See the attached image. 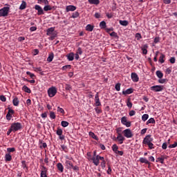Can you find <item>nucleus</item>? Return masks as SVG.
<instances>
[{"label": "nucleus", "instance_id": "28", "mask_svg": "<svg viewBox=\"0 0 177 177\" xmlns=\"http://www.w3.org/2000/svg\"><path fill=\"white\" fill-rule=\"evenodd\" d=\"M140 162L142 164H150V162H149V160H147V159H146L145 158H140Z\"/></svg>", "mask_w": 177, "mask_h": 177}, {"label": "nucleus", "instance_id": "64", "mask_svg": "<svg viewBox=\"0 0 177 177\" xmlns=\"http://www.w3.org/2000/svg\"><path fill=\"white\" fill-rule=\"evenodd\" d=\"M61 149L62 150H63L64 151H66L67 150V146L63 145H61Z\"/></svg>", "mask_w": 177, "mask_h": 177}, {"label": "nucleus", "instance_id": "14", "mask_svg": "<svg viewBox=\"0 0 177 177\" xmlns=\"http://www.w3.org/2000/svg\"><path fill=\"white\" fill-rule=\"evenodd\" d=\"M73 162L70 160L65 161V167H66L67 169H71L73 167Z\"/></svg>", "mask_w": 177, "mask_h": 177}, {"label": "nucleus", "instance_id": "23", "mask_svg": "<svg viewBox=\"0 0 177 177\" xmlns=\"http://www.w3.org/2000/svg\"><path fill=\"white\" fill-rule=\"evenodd\" d=\"M34 71H36V73L39 72L41 73V75H44V72L42 71V68L41 67H33Z\"/></svg>", "mask_w": 177, "mask_h": 177}, {"label": "nucleus", "instance_id": "6", "mask_svg": "<svg viewBox=\"0 0 177 177\" xmlns=\"http://www.w3.org/2000/svg\"><path fill=\"white\" fill-rule=\"evenodd\" d=\"M152 141H153V138H151V135H147L144 138L142 143L143 145H148L149 143H151Z\"/></svg>", "mask_w": 177, "mask_h": 177}, {"label": "nucleus", "instance_id": "17", "mask_svg": "<svg viewBox=\"0 0 177 177\" xmlns=\"http://www.w3.org/2000/svg\"><path fill=\"white\" fill-rule=\"evenodd\" d=\"M165 55L160 53V56L159 57V63H160L161 64L165 63Z\"/></svg>", "mask_w": 177, "mask_h": 177}, {"label": "nucleus", "instance_id": "49", "mask_svg": "<svg viewBox=\"0 0 177 177\" xmlns=\"http://www.w3.org/2000/svg\"><path fill=\"white\" fill-rule=\"evenodd\" d=\"M136 38L137 39V41H140V39H142V35H140V33H136Z\"/></svg>", "mask_w": 177, "mask_h": 177}, {"label": "nucleus", "instance_id": "33", "mask_svg": "<svg viewBox=\"0 0 177 177\" xmlns=\"http://www.w3.org/2000/svg\"><path fill=\"white\" fill-rule=\"evenodd\" d=\"M53 57H54V55L53 53H52L51 54L49 55V56L47 58V62H48L49 63H50V62H52L53 60Z\"/></svg>", "mask_w": 177, "mask_h": 177}, {"label": "nucleus", "instance_id": "36", "mask_svg": "<svg viewBox=\"0 0 177 177\" xmlns=\"http://www.w3.org/2000/svg\"><path fill=\"white\" fill-rule=\"evenodd\" d=\"M21 164H22V165H21L22 168L24 169H26V171H28V167H27V165L26 164V160H23L21 162Z\"/></svg>", "mask_w": 177, "mask_h": 177}, {"label": "nucleus", "instance_id": "60", "mask_svg": "<svg viewBox=\"0 0 177 177\" xmlns=\"http://www.w3.org/2000/svg\"><path fill=\"white\" fill-rule=\"evenodd\" d=\"M6 118L8 121H10L12 120V114L11 113H7Z\"/></svg>", "mask_w": 177, "mask_h": 177}, {"label": "nucleus", "instance_id": "56", "mask_svg": "<svg viewBox=\"0 0 177 177\" xmlns=\"http://www.w3.org/2000/svg\"><path fill=\"white\" fill-rule=\"evenodd\" d=\"M67 68H71V65H65L62 68V70H67Z\"/></svg>", "mask_w": 177, "mask_h": 177}, {"label": "nucleus", "instance_id": "20", "mask_svg": "<svg viewBox=\"0 0 177 177\" xmlns=\"http://www.w3.org/2000/svg\"><path fill=\"white\" fill-rule=\"evenodd\" d=\"M147 48H149V46L147 44H145L141 48V50L142 51L143 55H146L147 53Z\"/></svg>", "mask_w": 177, "mask_h": 177}, {"label": "nucleus", "instance_id": "18", "mask_svg": "<svg viewBox=\"0 0 177 177\" xmlns=\"http://www.w3.org/2000/svg\"><path fill=\"white\" fill-rule=\"evenodd\" d=\"M53 31H55V27L48 28L46 30V35H52Z\"/></svg>", "mask_w": 177, "mask_h": 177}, {"label": "nucleus", "instance_id": "8", "mask_svg": "<svg viewBox=\"0 0 177 177\" xmlns=\"http://www.w3.org/2000/svg\"><path fill=\"white\" fill-rule=\"evenodd\" d=\"M95 106L99 107V106H102V103L100 102V99H99V93H97L95 96Z\"/></svg>", "mask_w": 177, "mask_h": 177}, {"label": "nucleus", "instance_id": "31", "mask_svg": "<svg viewBox=\"0 0 177 177\" xmlns=\"http://www.w3.org/2000/svg\"><path fill=\"white\" fill-rule=\"evenodd\" d=\"M6 161H12V156L10 153H6L5 156Z\"/></svg>", "mask_w": 177, "mask_h": 177}, {"label": "nucleus", "instance_id": "51", "mask_svg": "<svg viewBox=\"0 0 177 177\" xmlns=\"http://www.w3.org/2000/svg\"><path fill=\"white\" fill-rule=\"evenodd\" d=\"M95 110L97 114H100V113H102V109L99 108V106L95 107Z\"/></svg>", "mask_w": 177, "mask_h": 177}, {"label": "nucleus", "instance_id": "47", "mask_svg": "<svg viewBox=\"0 0 177 177\" xmlns=\"http://www.w3.org/2000/svg\"><path fill=\"white\" fill-rule=\"evenodd\" d=\"M112 150H113V151H114V153H115L116 151H118V146H117V145H113V146H112Z\"/></svg>", "mask_w": 177, "mask_h": 177}, {"label": "nucleus", "instance_id": "27", "mask_svg": "<svg viewBox=\"0 0 177 177\" xmlns=\"http://www.w3.org/2000/svg\"><path fill=\"white\" fill-rule=\"evenodd\" d=\"M22 91H24L26 93H31V89H30L27 86H24L22 87Z\"/></svg>", "mask_w": 177, "mask_h": 177}, {"label": "nucleus", "instance_id": "29", "mask_svg": "<svg viewBox=\"0 0 177 177\" xmlns=\"http://www.w3.org/2000/svg\"><path fill=\"white\" fill-rule=\"evenodd\" d=\"M156 75H157L158 78H160V79H161L164 77V74L162 73V72H161V71H157Z\"/></svg>", "mask_w": 177, "mask_h": 177}, {"label": "nucleus", "instance_id": "3", "mask_svg": "<svg viewBox=\"0 0 177 177\" xmlns=\"http://www.w3.org/2000/svg\"><path fill=\"white\" fill-rule=\"evenodd\" d=\"M122 133H123L124 138H127V139L133 138V133H132V131H131L130 129H126L122 132Z\"/></svg>", "mask_w": 177, "mask_h": 177}, {"label": "nucleus", "instance_id": "41", "mask_svg": "<svg viewBox=\"0 0 177 177\" xmlns=\"http://www.w3.org/2000/svg\"><path fill=\"white\" fill-rule=\"evenodd\" d=\"M127 107H129V109H132V102H131V99H130V98H129V99L127 100Z\"/></svg>", "mask_w": 177, "mask_h": 177}, {"label": "nucleus", "instance_id": "35", "mask_svg": "<svg viewBox=\"0 0 177 177\" xmlns=\"http://www.w3.org/2000/svg\"><path fill=\"white\" fill-rule=\"evenodd\" d=\"M68 124H69L68 122L64 121V120L62 121V122H61V125L64 128H66V127H68Z\"/></svg>", "mask_w": 177, "mask_h": 177}, {"label": "nucleus", "instance_id": "13", "mask_svg": "<svg viewBox=\"0 0 177 177\" xmlns=\"http://www.w3.org/2000/svg\"><path fill=\"white\" fill-rule=\"evenodd\" d=\"M77 10V7L75 6H67L66 8V12H74V10Z\"/></svg>", "mask_w": 177, "mask_h": 177}, {"label": "nucleus", "instance_id": "53", "mask_svg": "<svg viewBox=\"0 0 177 177\" xmlns=\"http://www.w3.org/2000/svg\"><path fill=\"white\" fill-rule=\"evenodd\" d=\"M175 147H177V142L169 146V149H175Z\"/></svg>", "mask_w": 177, "mask_h": 177}, {"label": "nucleus", "instance_id": "45", "mask_svg": "<svg viewBox=\"0 0 177 177\" xmlns=\"http://www.w3.org/2000/svg\"><path fill=\"white\" fill-rule=\"evenodd\" d=\"M100 27L101 28H106V21H102L100 23Z\"/></svg>", "mask_w": 177, "mask_h": 177}, {"label": "nucleus", "instance_id": "15", "mask_svg": "<svg viewBox=\"0 0 177 177\" xmlns=\"http://www.w3.org/2000/svg\"><path fill=\"white\" fill-rule=\"evenodd\" d=\"M131 93H133V88H128L126 91H122V95H131Z\"/></svg>", "mask_w": 177, "mask_h": 177}, {"label": "nucleus", "instance_id": "21", "mask_svg": "<svg viewBox=\"0 0 177 177\" xmlns=\"http://www.w3.org/2000/svg\"><path fill=\"white\" fill-rule=\"evenodd\" d=\"M57 168L58 171H60L61 172H63L64 171V167H63V165L60 162L57 164Z\"/></svg>", "mask_w": 177, "mask_h": 177}, {"label": "nucleus", "instance_id": "46", "mask_svg": "<svg viewBox=\"0 0 177 177\" xmlns=\"http://www.w3.org/2000/svg\"><path fill=\"white\" fill-rule=\"evenodd\" d=\"M56 37H57V35L56 33H53L52 35L48 38V39L50 41H53V39H55Z\"/></svg>", "mask_w": 177, "mask_h": 177}, {"label": "nucleus", "instance_id": "25", "mask_svg": "<svg viewBox=\"0 0 177 177\" xmlns=\"http://www.w3.org/2000/svg\"><path fill=\"white\" fill-rule=\"evenodd\" d=\"M88 1L91 5H99L100 3V1L99 0H88Z\"/></svg>", "mask_w": 177, "mask_h": 177}, {"label": "nucleus", "instance_id": "44", "mask_svg": "<svg viewBox=\"0 0 177 177\" xmlns=\"http://www.w3.org/2000/svg\"><path fill=\"white\" fill-rule=\"evenodd\" d=\"M65 89H66V91H71V89H73V87H71V85H70L68 84H66Z\"/></svg>", "mask_w": 177, "mask_h": 177}, {"label": "nucleus", "instance_id": "2", "mask_svg": "<svg viewBox=\"0 0 177 177\" xmlns=\"http://www.w3.org/2000/svg\"><path fill=\"white\" fill-rule=\"evenodd\" d=\"M10 127L12 130H13V132H17V131H20V129H21L22 126L20 122H15L11 124Z\"/></svg>", "mask_w": 177, "mask_h": 177}, {"label": "nucleus", "instance_id": "12", "mask_svg": "<svg viewBox=\"0 0 177 177\" xmlns=\"http://www.w3.org/2000/svg\"><path fill=\"white\" fill-rule=\"evenodd\" d=\"M131 80L133 82H139V76H138V74H136V73H131Z\"/></svg>", "mask_w": 177, "mask_h": 177}, {"label": "nucleus", "instance_id": "19", "mask_svg": "<svg viewBox=\"0 0 177 177\" xmlns=\"http://www.w3.org/2000/svg\"><path fill=\"white\" fill-rule=\"evenodd\" d=\"M26 8H27V3L24 1H22V3L19 6V10H24V9H26Z\"/></svg>", "mask_w": 177, "mask_h": 177}, {"label": "nucleus", "instance_id": "16", "mask_svg": "<svg viewBox=\"0 0 177 177\" xmlns=\"http://www.w3.org/2000/svg\"><path fill=\"white\" fill-rule=\"evenodd\" d=\"M66 57L69 62L74 60V53H71L66 55Z\"/></svg>", "mask_w": 177, "mask_h": 177}, {"label": "nucleus", "instance_id": "9", "mask_svg": "<svg viewBox=\"0 0 177 177\" xmlns=\"http://www.w3.org/2000/svg\"><path fill=\"white\" fill-rule=\"evenodd\" d=\"M35 10H37V15L39 16H41V15H44V10L42 9V8L41 7V6L39 5H35Z\"/></svg>", "mask_w": 177, "mask_h": 177}, {"label": "nucleus", "instance_id": "52", "mask_svg": "<svg viewBox=\"0 0 177 177\" xmlns=\"http://www.w3.org/2000/svg\"><path fill=\"white\" fill-rule=\"evenodd\" d=\"M16 149L15 147L12 148H7L8 153H13V151H15Z\"/></svg>", "mask_w": 177, "mask_h": 177}, {"label": "nucleus", "instance_id": "62", "mask_svg": "<svg viewBox=\"0 0 177 177\" xmlns=\"http://www.w3.org/2000/svg\"><path fill=\"white\" fill-rule=\"evenodd\" d=\"M0 100H1V102H6V97H5V95H1Z\"/></svg>", "mask_w": 177, "mask_h": 177}, {"label": "nucleus", "instance_id": "57", "mask_svg": "<svg viewBox=\"0 0 177 177\" xmlns=\"http://www.w3.org/2000/svg\"><path fill=\"white\" fill-rule=\"evenodd\" d=\"M26 74L27 75H30V78H34V77H35V75H34L33 73H31V72L30 71H27Z\"/></svg>", "mask_w": 177, "mask_h": 177}, {"label": "nucleus", "instance_id": "61", "mask_svg": "<svg viewBox=\"0 0 177 177\" xmlns=\"http://www.w3.org/2000/svg\"><path fill=\"white\" fill-rule=\"evenodd\" d=\"M160 162V164H164V161L162 160V158H161L160 157V158H158L157 160H156V162Z\"/></svg>", "mask_w": 177, "mask_h": 177}, {"label": "nucleus", "instance_id": "30", "mask_svg": "<svg viewBox=\"0 0 177 177\" xmlns=\"http://www.w3.org/2000/svg\"><path fill=\"white\" fill-rule=\"evenodd\" d=\"M149 124H156V120L153 118H151L147 122V125H149Z\"/></svg>", "mask_w": 177, "mask_h": 177}, {"label": "nucleus", "instance_id": "26", "mask_svg": "<svg viewBox=\"0 0 177 177\" xmlns=\"http://www.w3.org/2000/svg\"><path fill=\"white\" fill-rule=\"evenodd\" d=\"M94 27H95V26H92L91 24H88V25L86 26V31L92 32V31H93Z\"/></svg>", "mask_w": 177, "mask_h": 177}, {"label": "nucleus", "instance_id": "55", "mask_svg": "<svg viewBox=\"0 0 177 177\" xmlns=\"http://www.w3.org/2000/svg\"><path fill=\"white\" fill-rule=\"evenodd\" d=\"M158 82L159 84H165V82H167V79H160L158 80Z\"/></svg>", "mask_w": 177, "mask_h": 177}, {"label": "nucleus", "instance_id": "7", "mask_svg": "<svg viewBox=\"0 0 177 177\" xmlns=\"http://www.w3.org/2000/svg\"><path fill=\"white\" fill-rule=\"evenodd\" d=\"M42 169L41 171V174H40V177H48V176L46 175V174H48V168H46V167L45 166H41Z\"/></svg>", "mask_w": 177, "mask_h": 177}, {"label": "nucleus", "instance_id": "63", "mask_svg": "<svg viewBox=\"0 0 177 177\" xmlns=\"http://www.w3.org/2000/svg\"><path fill=\"white\" fill-rule=\"evenodd\" d=\"M129 114L130 117H132V116L135 115V114H136V112L135 111L132 110L129 112Z\"/></svg>", "mask_w": 177, "mask_h": 177}, {"label": "nucleus", "instance_id": "43", "mask_svg": "<svg viewBox=\"0 0 177 177\" xmlns=\"http://www.w3.org/2000/svg\"><path fill=\"white\" fill-rule=\"evenodd\" d=\"M115 89L118 91V92H119V91L121 89V84L120 83L116 84L115 86Z\"/></svg>", "mask_w": 177, "mask_h": 177}, {"label": "nucleus", "instance_id": "39", "mask_svg": "<svg viewBox=\"0 0 177 177\" xmlns=\"http://www.w3.org/2000/svg\"><path fill=\"white\" fill-rule=\"evenodd\" d=\"M79 16H80V12H75L73 13L71 17H72L73 19H77V17H78Z\"/></svg>", "mask_w": 177, "mask_h": 177}, {"label": "nucleus", "instance_id": "50", "mask_svg": "<svg viewBox=\"0 0 177 177\" xmlns=\"http://www.w3.org/2000/svg\"><path fill=\"white\" fill-rule=\"evenodd\" d=\"M147 145L149 147V148L150 149V150H153V149H154V144H153L152 142H149Z\"/></svg>", "mask_w": 177, "mask_h": 177}, {"label": "nucleus", "instance_id": "40", "mask_svg": "<svg viewBox=\"0 0 177 177\" xmlns=\"http://www.w3.org/2000/svg\"><path fill=\"white\" fill-rule=\"evenodd\" d=\"M56 133L58 135V136H62L63 135V130L60 128H57Z\"/></svg>", "mask_w": 177, "mask_h": 177}, {"label": "nucleus", "instance_id": "11", "mask_svg": "<svg viewBox=\"0 0 177 177\" xmlns=\"http://www.w3.org/2000/svg\"><path fill=\"white\" fill-rule=\"evenodd\" d=\"M116 139L118 142H119L120 145H122V143H124V141L125 140V137H124L122 134H118Z\"/></svg>", "mask_w": 177, "mask_h": 177}, {"label": "nucleus", "instance_id": "10", "mask_svg": "<svg viewBox=\"0 0 177 177\" xmlns=\"http://www.w3.org/2000/svg\"><path fill=\"white\" fill-rule=\"evenodd\" d=\"M94 165H96V167H97V165H99V164H100V160L99 159V155H97L96 156H93L91 158Z\"/></svg>", "mask_w": 177, "mask_h": 177}, {"label": "nucleus", "instance_id": "54", "mask_svg": "<svg viewBox=\"0 0 177 177\" xmlns=\"http://www.w3.org/2000/svg\"><path fill=\"white\" fill-rule=\"evenodd\" d=\"M57 111L58 113H61L62 114H64V109L62 108H60V106L57 107Z\"/></svg>", "mask_w": 177, "mask_h": 177}, {"label": "nucleus", "instance_id": "5", "mask_svg": "<svg viewBox=\"0 0 177 177\" xmlns=\"http://www.w3.org/2000/svg\"><path fill=\"white\" fill-rule=\"evenodd\" d=\"M57 93V89H56V87H50L48 90V95L49 97H53Z\"/></svg>", "mask_w": 177, "mask_h": 177}, {"label": "nucleus", "instance_id": "4", "mask_svg": "<svg viewBox=\"0 0 177 177\" xmlns=\"http://www.w3.org/2000/svg\"><path fill=\"white\" fill-rule=\"evenodd\" d=\"M150 90L153 91V92H162V91H164V86L162 85L152 86L150 87Z\"/></svg>", "mask_w": 177, "mask_h": 177}, {"label": "nucleus", "instance_id": "34", "mask_svg": "<svg viewBox=\"0 0 177 177\" xmlns=\"http://www.w3.org/2000/svg\"><path fill=\"white\" fill-rule=\"evenodd\" d=\"M149 120V114H144L142 116V120L145 122V121H147Z\"/></svg>", "mask_w": 177, "mask_h": 177}, {"label": "nucleus", "instance_id": "37", "mask_svg": "<svg viewBox=\"0 0 177 177\" xmlns=\"http://www.w3.org/2000/svg\"><path fill=\"white\" fill-rule=\"evenodd\" d=\"M127 122H128V120H127V117L123 116V117L121 118V123L122 124V125H124V124H126Z\"/></svg>", "mask_w": 177, "mask_h": 177}, {"label": "nucleus", "instance_id": "38", "mask_svg": "<svg viewBox=\"0 0 177 177\" xmlns=\"http://www.w3.org/2000/svg\"><path fill=\"white\" fill-rule=\"evenodd\" d=\"M44 10L45 12H48V10H52V7H50V6L49 5L45 6L44 8Z\"/></svg>", "mask_w": 177, "mask_h": 177}, {"label": "nucleus", "instance_id": "24", "mask_svg": "<svg viewBox=\"0 0 177 177\" xmlns=\"http://www.w3.org/2000/svg\"><path fill=\"white\" fill-rule=\"evenodd\" d=\"M88 135H89V136H91V138H92L93 139H95V140H99V138H97V136H96L95 133L90 131L88 133Z\"/></svg>", "mask_w": 177, "mask_h": 177}, {"label": "nucleus", "instance_id": "59", "mask_svg": "<svg viewBox=\"0 0 177 177\" xmlns=\"http://www.w3.org/2000/svg\"><path fill=\"white\" fill-rule=\"evenodd\" d=\"M176 60V59H175L174 57H171V58L169 59V62H170V63H171V64H174Z\"/></svg>", "mask_w": 177, "mask_h": 177}, {"label": "nucleus", "instance_id": "48", "mask_svg": "<svg viewBox=\"0 0 177 177\" xmlns=\"http://www.w3.org/2000/svg\"><path fill=\"white\" fill-rule=\"evenodd\" d=\"M122 128L119 127L116 129V133H118V135H122Z\"/></svg>", "mask_w": 177, "mask_h": 177}, {"label": "nucleus", "instance_id": "32", "mask_svg": "<svg viewBox=\"0 0 177 177\" xmlns=\"http://www.w3.org/2000/svg\"><path fill=\"white\" fill-rule=\"evenodd\" d=\"M12 103L14 106H19V99L17 97L14 98L12 100Z\"/></svg>", "mask_w": 177, "mask_h": 177}, {"label": "nucleus", "instance_id": "22", "mask_svg": "<svg viewBox=\"0 0 177 177\" xmlns=\"http://www.w3.org/2000/svg\"><path fill=\"white\" fill-rule=\"evenodd\" d=\"M119 23L120 24V26H123L124 27H127V26H128V24H129V22H128V21L127 20H120Z\"/></svg>", "mask_w": 177, "mask_h": 177}, {"label": "nucleus", "instance_id": "58", "mask_svg": "<svg viewBox=\"0 0 177 177\" xmlns=\"http://www.w3.org/2000/svg\"><path fill=\"white\" fill-rule=\"evenodd\" d=\"M76 53H77V55H82V48H81V47H79Z\"/></svg>", "mask_w": 177, "mask_h": 177}, {"label": "nucleus", "instance_id": "1", "mask_svg": "<svg viewBox=\"0 0 177 177\" xmlns=\"http://www.w3.org/2000/svg\"><path fill=\"white\" fill-rule=\"evenodd\" d=\"M10 10V8L9 7H3V8L0 9V17H6V16H8Z\"/></svg>", "mask_w": 177, "mask_h": 177}, {"label": "nucleus", "instance_id": "42", "mask_svg": "<svg viewBox=\"0 0 177 177\" xmlns=\"http://www.w3.org/2000/svg\"><path fill=\"white\" fill-rule=\"evenodd\" d=\"M50 118H51L52 120H55V118H56V114H55V112H50Z\"/></svg>", "mask_w": 177, "mask_h": 177}]
</instances>
